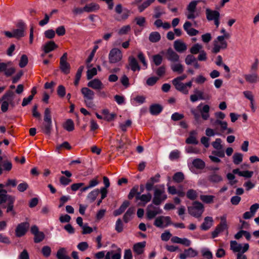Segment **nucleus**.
Returning a JSON list of instances; mask_svg holds the SVG:
<instances>
[{
  "instance_id": "nucleus-23",
  "label": "nucleus",
  "mask_w": 259,
  "mask_h": 259,
  "mask_svg": "<svg viewBox=\"0 0 259 259\" xmlns=\"http://www.w3.org/2000/svg\"><path fill=\"white\" fill-rule=\"evenodd\" d=\"M171 241L173 243L181 244L186 246H189L191 243V241L188 239L186 238H181L177 236L172 237Z\"/></svg>"
},
{
  "instance_id": "nucleus-6",
  "label": "nucleus",
  "mask_w": 259,
  "mask_h": 259,
  "mask_svg": "<svg viewBox=\"0 0 259 259\" xmlns=\"http://www.w3.org/2000/svg\"><path fill=\"white\" fill-rule=\"evenodd\" d=\"M249 245L248 243H245L242 247L241 244L238 243L236 241H231L230 242V249L234 252L244 253L249 249Z\"/></svg>"
},
{
  "instance_id": "nucleus-12",
  "label": "nucleus",
  "mask_w": 259,
  "mask_h": 259,
  "mask_svg": "<svg viewBox=\"0 0 259 259\" xmlns=\"http://www.w3.org/2000/svg\"><path fill=\"white\" fill-rule=\"evenodd\" d=\"M164 188L160 189L155 188L154 192V197L152 199V203L155 205H159L161 204V195L164 193Z\"/></svg>"
},
{
  "instance_id": "nucleus-38",
  "label": "nucleus",
  "mask_w": 259,
  "mask_h": 259,
  "mask_svg": "<svg viewBox=\"0 0 259 259\" xmlns=\"http://www.w3.org/2000/svg\"><path fill=\"white\" fill-rule=\"evenodd\" d=\"M160 38L161 36L158 32H152L149 34V39L152 42H157L160 40Z\"/></svg>"
},
{
  "instance_id": "nucleus-50",
  "label": "nucleus",
  "mask_w": 259,
  "mask_h": 259,
  "mask_svg": "<svg viewBox=\"0 0 259 259\" xmlns=\"http://www.w3.org/2000/svg\"><path fill=\"white\" fill-rule=\"evenodd\" d=\"M155 0H147L142 5L138 7V10L140 12H142L145 9L148 7Z\"/></svg>"
},
{
  "instance_id": "nucleus-64",
  "label": "nucleus",
  "mask_w": 259,
  "mask_h": 259,
  "mask_svg": "<svg viewBox=\"0 0 259 259\" xmlns=\"http://www.w3.org/2000/svg\"><path fill=\"white\" fill-rule=\"evenodd\" d=\"M184 115L183 114L179 113V112H175L171 116L172 120L177 121L183 119Z\"/></svg>"
},
{
  "instance_id": "nucleus-13",
  "label": "nucleus",
  "mask_w": 259,
  "mask_h": 259,
  "mask_svg": "<svg viewBox=\"0 0 259 259\" xmlns=\"http://www.w3.org/2000/svg\"><path fill=\"white\" fill-rule=\"evenodd\" d=\"M208 181L213 184H217L222 182L223 178L221 175L215 171L210 172L208 177Z\"/></svg>"
},
{
  "instance_id": "nucleus-51",
  "label": "nucleus",
  "mask_w": 259,
  "mask_h": 259,
  "mask_svg": "<svg viewBox=\"0 0 259 259\" xmlns=\"http://www.w3.org/2000/svg\"><path fill=\"white\" fill-rule=\"evenodd\" d=\"M171 69L174 72H178L179 73H182L184 71V68L182 64H175L171 66Z\"/></svg>"
},
{
  "instance_id": "nucleus-60",
  "label": "nucleus",
  "mask_w": 259,
  "mask_h": 259,
  "mask_svg": "<svg viewBox=\"0 0 259 259\" xmlns=\"http://www.w3.org/2000/svg\"><path fill=\"white\" fill-rule=\"evenodd\" d=\"M2 166L3 170L7 171H10L12 168V162L9 160H4L3 162Z\"/></svg>"
},
{
  "instance_id": "nucleus-32",
  "label": "nucleus",
  "mask_w": 259,
  "mask_h": 259,
  "mask_svg": "<svg viewBox=\"0 0 259 259\" xmlns=\"http://www.w3.org/2000/svg\"><path fill=\"white\" fill-rule=\"evenodd\" d=\"M56 257L58 259H71L70 256L67 255V251L65 248H60L56 253Z\"/></svg>"
},
{
  "instance_id": "nucleus-57",
  "label": "nucleus",
  "mask_w": 259,
  "mask_h": 259,
  "mask_svg": "<svg viewBox=\"0 0 259 259\" xmlns=\"http://www.w3.org/2000/svg\"><path fill=\"white\" fill-rule=\"evenodd\" d=\"M196 58L191 54L188 55L185 58V63L187 65H191L196 61Z\"/></svg>"
},
{
  "instance_id": "nucleus-4",
  "label": "nucleus",
  "mask_w": 259,
  "mask_h": 259,
  "mask_svg": "<svg viewBox=\"0 0 259 259\" xmlns=\"http://www.w3.org/2000/svg\"><path fill=\"white\" fill-rule=\"evenodd\" d=\"M228 228L227 224V215L226 214H224L221 217L220 223L216 227L214 230L212 232V238H215L217 237L220 233L227 230Z\"/></svg>"
},
{
  "instance_id": "nucleus-28",
  "label": "nucleus",
  "mask_w": 259,
  "mask_h": 259,
  "mask_svg": "<svg viewBox=\"0 0 259 259\" xmlns=\"http://www.w3.org/2000/svg\"><path fill=\"white\" fill-rule=\"evenodd\" d=\"M244 77L245 80L250 83H256L259 78L257 73L255 72H253L250 74H245L244 75Z\"/></svg>"
},
{
  "instance_id": "nucleus-21",
  "label": "nucleus",
  "mask_w": 259,
  "mask_h": 259,
  "mask_svg": "<svg viewBox=\"0 0 259 259\" xmlns=\"http://www.w3.org/2000/svg\"><path fill=\"white\" fill-rule=\"evenodd\" d=\"M167 59L171 62H178L179 60V56L169 48L166 52Z\"/></svg>"
},
{
  "instance_id": "nucleus-17",
  "label": "nucleus",
  "mask_w": 259,
  "mask_h": 259,
  "mask_svg": "<svg viewBox=\"0 0 259 259\" xmlns=\"http://www.w3.org/2000/svg\"><path fill=\"white\" fill-rule=\"evenodd\" d=\"M163 106L159 104H153L150 105L149 111L152 115H157L163 110Z\"/></svg>"
},
{
  "instance_id": "nucleus-45",
  "label": "nucleus",
  "mask_w": 259,
  "mask_h": 259,
  "mask_svg": "<svg viewBox=\"0 0 259 259\" xmlns=\"http://www.w3.org/2000/svg\"><path fill=\"white\" fill-rule=\"evenodd\" d=\"M200 198L203 202L209 204L213 202L214 196L213 195H201Z\"/></svg>"
},
{
  "instance_id": "nucleus-56",
  "label": "nucleus",
  "mask_w": 259,
  "mask_h": 259,
  "mask_svg": "<svg viewBox=\"0 0 259 259\" xmlns=\"http://www.w3.org/2000/svg\"><path fill=\"white\" fill-rule=\"evenodd\" d=\"M115 229L118 233H121L122 232L123 229V224L120 219H118L116 221Z\"/></svg>"
},
{
  "instance_id": "nucleus-33",
  "label": "nucleus",
  "mask_w": 259,
  "mask_h": 259,
  "mask_svg": "<svg viewBox=\"0 0 259 259\" xmlns=\"http://www.w3.org/2000/svg\"><path fill=\"white\" fill-rule=\"evenodd\" d=\"M135 213V209L133 207H130L123 217V220L125 223H127L132 218V215Z\"/></svg>"
},
{
  "instance_id": "nucleus-30",
  "label": "nucleus",
  "mask_w": 259,
  "mask_h": 259,
  "mask_svg": "<svg viewBox=\"0 0 259 259\" xmlns=\"http://www.w3.org/2000/svg\"><path fill=\"white\" fill-rule=\"evenodd\" d=\"M58 46L53 41L47 42L44 46V51L45 54H48L50 52L54 50Z\"/></svg>"
},
{
  "instance_id": "nucleus-48",
  "label": "nucleus",
  "mask_w": 259,
  "mask_h": 259,
  "mask_svg": "<svg viewBox=\"0 0 259 259\" xmlns=\"http://www.w3.org/2000/svg\"><path fill=\"white\" fill-rule=\"evenodd\" d=\"M187 197L191 200H194L198 196L196 191L193 189H189L186 193Z\"/></svg>"
},
{
  "instance_id": "nucleus-20",
  "label": "nucleus",
  "mask_w": 259,
  "mask_h": 259,
  "mask_svg": "<svg viewBox=\"0 0 259 259\" xmlns=\"http://www.w3.org/2000/svg\"><path fill=\"white\" fill-rule=\"evenodd\" d=\"M114 251H108L105 255V259H121V249L118 248L117 252L114 253Z\"/></svg>"
},
{
  "instance_id": "nucleus-29",
  "label": "nucleus",
  "mask_w": 259,
  "mask_h": 259,
  "mask_svg": "<svg viewBox=\"0 0 259 259\" xmlns=\"http://www.w3.org/2000/svg\"><path fill=\"white\" fill-rule=\"evenodd\" d=\"M130 203L128 201H124L122 204L120 205L119 208L117 209H116L113 212V214L114 216H118L122 214L125 209L127 208V207L129 206Z\"/></svg>"
},
{
  "instance_id": "nucleus-2",
  "label": "nucleus",
  "mask_w": 259,
  "mask_h": 259,
  "mask_svg": "<svg viewBox=\"0 0 259 259\" xmlns=\"http://www.w3.org/2000/svg\"><path fill=\"white\" fill-rule=\"evenodd\" d=\"M52 126L51 111L49 108H46L44 112V122L41 126L42 132L46 135H50Z\"/></svg>"
},
{
  "instance_id": "nucleus-62",
  "label": "nucleus",
  "mask_w": 259,
  "mask_h": 259,
  "mask_svg": "<svg viewBox=\"0 0 259 259\" xmlns=\"http://www.w3.org/2000/svg\"><path fill=\"white\" fill-rule=\"evenodd\" d=\"M56 148L58 151H60L63 148L67 150H70L71 149V146L68 142L65 141L62 143V144L57 145Z\"/></svg>"
},
{
  "instance_id": "nucleus-44",
  "label": "nucleus",
  "mask_w": 259,
  "mask_h": 259,
  "mask_svg": "<svg viewBox=\"0 0 259 259\" xmlns=\"http://www.w3.org/2000/svg\"><path fill=\"white\" fill-rule=\"evenodd\" d=\"M233 159L234 163L238 165L243 160V154L240 153H235L233 156Z\"/></svg>"
},
{
  "instance_id": "nucleus-40",
  "label": "nucleus",
  "mask_w": 259,
  "mask_h": 259,
  "mask_svg": "<svg viewBox=\"0 0 259 259\" xmlns=\"http://www.w3.org/2000/svg\"><path fill=\"white\" fill-rule=\"evenodd\" d=\"M202 49V46L198 43L194 44L190 49V52L192 55L198 54Z\"/></svg>"
},
{
  "instance_id": "nucleus-7",
  "label": "nucleus",
  "mask_w": 259,
  "mask_h": 259,
  "mask_svg": "<svg viewBox=\"0 0 259 259\" xmlns=\"http://www.w3.org/2000/svg\"><path fill=\"white\" fill-rule=\"evenodd\" d=\"M122 57L121 52L118 49H112L109 54V61L110 63L119 62Z\"/></svg>"
},
{
  "instance_id": "nucleus-43",
  "label": "nucleus",
  "mask_w": 259,
  "mask_h": 259,
  "mask_svg": "<svg viewBox=\"0 0 259 259\" xmlns=\"http://www.w3.org/2000/svg\"><path fill=\"white\" fill-rule=\"evenodd\" d=\"M172 179L175 182L181 183L185 179L184 175L182 172H177L174 175Z\"/></svg>"
},
{
  "instance_id": "nucleus-42",
  "label": "nucleus",
  "mask_w": 259,
  "mask_h": 259,
  "mask_svg": "<svg viewBox=\"0 0 259 259\" xmlns=\"http://www.w3.org/2000/svg\"><path fill=\"white\" fill-rule=\"evenodd\" d=\"M84 66H80L78 69H77V72L75 75V80L74 81V84L75 86L78 85L79 83V81L80 79L82 72L83 70Z\"/></svg>"
},
{
  "instance_id": "nucleus-19",
  "label": "nucleus",
  "mask_w": 259,
  "mask_h": 259,
  "mask_svg": "<svg viewBox=\"0 0 259 259\" xmlns=\"http://www.w3.org/2000/svg\"><path fill=\"white\" fill-rule=\"evenodd\" d=\"M128 61L129 65L131 67V69L133 71L137 70H140L141 69L140 66L138 64V62L136 59L133 56L128 57Z\"/></svg>"
},
{
  "instance_id": "nucleus-15",
  "label": "nucleus",
  "mask_w": 259,
  "mask_h": 259,
  "mask_svg": "<svg viewBox=\"0 0 259 259\" xmlns=\"http://www.w3.org/2000/svg\"><path fill=\"white\" fill-rule=\"evenodd\" d=\"M192 26V23L189 21H186L183 25L184 29L187 32V34L191 36L196 35L199 31L193 28H190Z\"/></svg>"
},
{
  "instance_id": "nucleus-27",
  "label": "nucleus",
  "mask_w": 259,
  "mask_h": 259,
  "mask_svg": "<svg viewBox=\"0 0 259 259\" xmlns=\"http://www.w3.org/2000/svg\"><path fill=\"white\" fill-rule=\"evenodd\" d=\"M174 47L175 49L180 53H182L187 49L186 44L179 39L174 42Z\"/></svg>"
},
{
  "instance_id": "nucleus-26",
  "label": "nucleus",
  "mask_w": 259,
  "mask_h": 259,
  "mask_svg": "<svg viewBox=\"0 0 259 259\" xmlns=\"http://www.w3.org/2000/svg\"><path fill=\"white\" fill-rule=\"evenodd\" d=\"M100 9V6L98 4L92 3L86 5L83 8V10L85 12L91 13L95 12Z\"/></svg>"
},
{
  "instance_id": "nucleus-1",
  "label": "nucleus",
  "mask_w": 259,
  "mask_h": 259,
  "mask_svg": "<svg viewBox=\"0 0 259 259\" xmlns=\"http://www.w3.org/2000/svg\"><path fill=\"white\" fill-rule=\"evenodd\" d=\"M4 187V184H0V204L3 205V208H7V212H12L15 215L16 212L13 210V208L15 197L7 194V191L3 189Z\"/></svg>"
},
{
  "instance_id": "nucleus-52",
  "label": "nucleus",
  "mask_w": 259,
  "mask_h": 259,
  "mask_svg": "<svg viewBox=\"0 0 259 259\" xmlns=\"http://www.w3.org/2000/svg\"><path fill=\"white\" fill-rule=\"evenodd\" d=\"M14 95V94L13 92L10 91V90L8 91L3 96L2 100H7V101L11 103V102L13 100V97Z\"/></svg>"
},
{
  "instance_id": "nucleus-18",
  "label": "nucleus",
  "mask_w": 259,
  "mask_h": 259,
  "mask_svg": "<svg viewBox=\"0 0 259 259\" xmlns=\"http://www.w3.org/2000/svg\"><path fill=\"white\" fill-rule=\"evenodd\" d=\"M81 92L83 96L84 100H92L94 98L95 93L90 89L84 87L81 90Z\"/></svg>"
},
{
  "instance_id": "nucleus-61",
  "label": "nucleus",
  "mask_w": 259,
  "mask_h": 259,
  "mask_svg": "<svg viewBox=\"0 0 259 259\" xmlns=\"http://www.w3.org/2000/svg\"><path fill=\"white\" fill-rule=\"evenodd\" d=\"M180 152L178 150H174L170 152L169 155V158L170 160L177 159L180 157Z\"/></svg>"
},
{
  "instance_id": "nucleus-49",
  "label": "nucleus",
  "mask_w": 259,
  "mask_h": 259,
  "mask_svg": "<svg viewBox=\"0 0 259 259\" xmlns=\"http://www.w3.org/2000/svg\"><path fill=\"white\" fill-rule=\"evenodd\" d=\"M14 37L19 39L25 35L24 31L22 29H13Z\"/></svg>"
},
{
  "instance_id": "nucleus-46",
  "label": "nucleus",
  "mask_w": 259,
  "mask_h": 259,
  "mask_svg": "<svg viewBox=\"0 0 259 259\" xmlns=\"http://www.w3.org/2000/svg\"><path fill=\"white\" fill-rule=\"evenodd\" d=\"M200 1H202V0H201V1L193 0V1H191L187 6V9L188 11L189 12H195L196 11V6H197L198 3Z\"/></svg>"
},
{
  "instance_id": "nucleus-3",
  "label": "nucleus",
  "mask_w": 259,
  "mask_h": 259,
  "mask_svg": "<svg viewBox=\"0 0 259 259\" xmlns=\"http://www.w3.org/2000/svg\"><path fill=\"white\" fill-rule=\"evenodd\" d=\"M189 213L192 216L198 218L201 216L204 211V206L200 202L196 201L193 203L192 206L188 207Z\"/></svg>"
},
{
  "instance_id": "nucleus-54",
  "label": "nucleus",
  "mask_w": 259,
  "mask_h": 259,
  "mask_svg": "<svg viewBox=\"0 0 259 259\" xmlns=\"http://www.w3.org/2000/svg\"><path fill=\"white\" fill-rule=\"evenodd\" d=\"M222 140L220 138H217L215 141L211 143L212 147L216 150H219L223 149V146L221 144Z\"/></svg>"
},
{
  "instance_id": "nucleus-16",
  "label": "nucleus",
  "mask_w": 259,
  "mask_h": 259,
  "mask_svg": "<svg viewBox=\"0 0 259 259\" xmlns=\"http://www.w3.org/2000/svg\"><path fill=\"white\" fill-rule=\"evenodd\" d=\"M206 16L208 21H212L220 18V14L218 11L211 10L207 8L206 9Z\"/></svg>"
},
{
  "instance_id": "nucleus-35",
  "label": "nucleus",
  "mask_w": 259,
  "mask_h": 259,
  "mask_svg": "<svg viewBox=\"0 0 259 259\" xmlns=\"http://www.w3.org/2000/svg\"><path fill=\"white\" fill-rule=\"evenodd\" d=\"M60 69L65 74H68L70 71V65L67 61L60 62Z\"/></svg>"
},
{
  "instance_id": "nucleus-63",
  "label": "nucleus",
  "mask_w": 259,
  "mask_h": 259,
  "mask_svg": "<svg viewBox=\"0 0 259 259\" xmlns=\"http://www.w3.org/2000/svg\"><path fill=\"white\" fill-rule=\"evenodd\" d=\"M153 61L157 66L160 65L162 61V57L159 54L155 55L153 56Z\"/></svg>"
},
{
  "instance_id": "nucleus-11",
  "label": "nucleus",
  "mask_w": 259,
  "mask_h": 259,
  "mask_svg": "<svg viewBox=\"0 0 259 259\" xmlns=\"http://www.w3.org/2000/svg\"><path fill=\"white\" fill-rule=\"evenodd\" d=\"M160 176L159 174H157L155 176L150 178L147 181L145 185V189L148 192L151 191L154 188V185L160 181Z\"/></svg>"
},
{
  "instance_id": "nucleus-24",
  "label": "nucleus",
  "mask_w": 259,
  "mask_h": 259,
  "mask_svg": "<svg viewBox=\"0 0 259 259\" xmlns=\"http://www.w3.org/2000/svg\"><path fill=\"white\" fill-rule=\"evenodd\" d=\"M103 83L98 79H94L88 83V86L95 90H100L103 88Z\"/></svg>"
},
{
  "instance_id": "nucleus-9",
  "label": "nucleus",
  "mask_w": 259,
  "mask_h": 259,
  "mask_svg": "<svg viewBox=\"0 0 259 259\" xmlns=\"http://www.w3.org/2000/svg\"><path fill=\"white\" fill-rule=\"evenodd\" d=\"M31 233L34 235V242L38 243L41 242L45 237L44 232L39 231L38 228L36 225H33L30 228Z\"/></svg>"
},
{
  "instance_id": "nucleus-36",
  "label": "nucleus",
  "mask_w": 259,
  "mask_h": 259,
  "mask_svg": "<svg viewBox=\"0 0 259 259\" xmlns=\"http://www.w3.org/2000/svg\"><path fill=\"white\" fill-rule=\"evenodd\" d=\"M193 165L199 169H203L205 166V163L200 158L194 159L192 162Z\"/></svg>"
},
{
  "instance_id": "nucleus-37",
  "label": "nucleus",
  "mask_w": 259,
  "mask_h": 259,
  "mask_svg": "<svg viewBox=\"0 0 259 259\" xmlns=\"http://www.w3.org/2000/svg\"><path fill=\"white\" fill-rule=\"evenodd\" d=\"M63 127L68 132H72L74 129V124L73 120L71 119H68L63 124Z\"/></svg>"
},
{
  "instance_id": "nucleus-34",
  "label": "nucleus",
  "mask_w": 259,
  "mask_h": 259,
  "mask_svg": "<svg viewBox=\"0 0 259 259\" xmlns=\"http://www.w3.org/2000/svg\"><path fill=\"white\" fill-rule=\"evenodd\" d=\"M173 85L175 86L176 89L179 92L183 93V94L187 95L188 94V90L186 88V86L184 83H173Z\"/></svg>"
},
{
  "instance_id": "nucleus-25",
  "label": "nucleus",
  "mask_w": 259,
  "mask_h": 259,
  "mask_svg": "<svg viewBox=\"0 0 259 259\" xmlns=\"http://www.w3.org/2000/svg\"><path fill=\"white\" fill-rule=\"evenodd\" d=\"M197 134V133L196 131L193 130L191 131L188 138L186 140V143L188 144H198V141L195 137Z\"/></svg>"
},
{
  "instance_id": "nucleus-5",
  "label": "nucleus",
  "mask_w": 259,
  "mask_h": 259,
  "mask_svg": "<svg viewBox=\"0 0 259 259\" xmlns=\"http://www.w3.org/2000/svg\"><path fill=\"white\" fill-rule=\"evenodd\" d=\"M171 224L170 217L161 215L155 219L153 225L157 228H163L171 225Z\"/></svg>"
},
{
  "instance_id": "nucleus-22",
  "label": "nucleus",
  "mask_w": 259,
  "mask_h": 259,
  "mask_svg": "<svg viewBox=\"0 0 259 259\" xmlns=\"http://www.w3.org/2000/svg\"><path fill=\"white\" fill-rule=\"evenodd\" d=\"M213 222L212 217H206L204 219L203 223L201 225V229L204 231L208 230L212 226Z\"/></svg>"
},
{
  "instance_id": "nucleus-47",
  "label": "nucleus",
  "mask_w": 259,
  "mask_h": 259,
  "mask_svg": "<svg viewBox=\"0 0 259 259\" xmlns=\"http://www.w3.org/2000/svg\"><path fill=\"white\" fill-rule=\"evenodd\" d=\"M139 186H134L131 190L128 195V198L130 200L132 199L135 196H137L139 193H138Z\"/></svg>"
},
{
  "instance_id": "nucleus-8",
  "label": "nucleus",
  "mask_w": 259,
  "mask_h": 259,
  "mask_svg": "<svg viewBox=\"0 0 259 259\" xmlns=\"http://www.w3.org/2000/svg\"><path fill=\"white\" fill-rule=\"evenodd\" d=\"M29 223L27 222L19 224L15 229V234L17 237H21L25 235L29 228Z\"/></svg>"
},
{
  "instance_id": "nucleus-58",
  "label": "nucleus",
  "mask_w": 259,
  "mask_h": 259,
  "mask_svg": "<svg viewBox=\"0 0 259 259\" xmlns=\"http://www.w3.org/2000/svg\"><path fill=\"white\" fill-rule=\"evenodd\" d=\"M28 62V57L26 55H22L19 63V65L21 68L25 67Z\"/></svg>"
},
{
  "instance_id": "nucleus-31",
  "label": "nucleus",
  "mask_w": 259,
  "mask_h": 259,
  "mask_svg": "<svg viewBox=\"0 0 259 259\" xmlns=\"http://www.w3.org/2000/svg\"><path fill=\"white\" fill-rule=\"evenodd\" d=\"M210 107L208 105H205L202 109H200L201 115L203 119L206 120L209 117Z\"/></svg>"
},
{
  "instance_id": "nucleus-10",
  "label": "nucleus",
  "mask_w": 259,
  "mask_h": 259,
  "mask_svg": "<svg viewBox=\"0 0 259 259\" xmlns=\"http://www.w3.org/2000/svg\"><path fill=\"white\" fill-rule=\"evenodd\" d=\"M151 199L152 195L150 193L142 195H140V193H139L137 196H136V200L141 201L138 204L139 206H145L147 203L151 201Z\"/></svg>"
},
{
  "instance_id": "nucleus-39",
  "label": "nucleus",
  "mask_w": 259,
  "mask_h": 259,
  "mask_svg": "<svg viewBox=\"0 0 259 259\" xmlns=\"http://www.w3.org/2000/svg\"><path fill=\"white\" fill-rule=\"evenodd\" d=\"M99 193V189H95L88 194L87 198L90 199L91 202H93L96 200Z\"/></svg>"
},
{
  "instance_id": "nucleus-53",
  "label": "nucleus",
  "mask_w": 259,
  "mask_h": 259,
  "mask_svg": "<svg viewBox=\"0 0 259 259\" xmlns=\"http://www.w3.org/2000/svg\"><path fill=\"white\" fill-rule=\"evenodd\" d=\"M201 252L202 255L206 259H211L213 257L212 252L208 248H203Z\"/></svg>"
},
{
  "instance_id": "nucleus-14",
  "label": "nucleus",
  "mask_w": 259,
  "mask_h": 259,
  "mask_svg": "<svg viewBox=\"0 0 259 259\" xmlns=\"http://www.w3.org/2000/svg\"><path fill=\"white\" fill-rule=\"evenodd\" d=\"M146 242L143 241L135 244L133 249L134 253L142 254L144 252V248L146 246Z\"/></svg>"
},
{
  "instance_id": "nucleus-55",
  "label": "nucleus",
  "mask_w": 259,
  "mask_h": 259,
  "mask_svg": "<svg viewBox=\"0 0 259 259\" xmlns=\"http://www.w3.org/2000/svg\"><path fill=\"white\" fill-rule=\"evenodd\" d=\"M137 57L139 61L143 64V66L145 67V68H147L148 64L146 60L145 56L143 53L142 52H139Z\"/></svg>"
},
{
  "instance_id": "nucleus-41",
  "label": "nucleus",
  "mask_w": 259,
  "mask_h": 259,
  "mask_svg": "<svg viewBox=\"0 0 259 259\" xmlns=\"http://www.w3.org/2000/svg\"><path fill=\"white\" fill-rule=\"evenodd\" d=\"M98 49V46L95 45L94 47L93 50L92 51L91 53H90V55L89 56L88 58L86 60V63L87 64V67L88 68H90V67H92V65H89V63L93 60L95 54Z\"/></svg>"
},
{
  "instance_id": "nucleus-59",
  "label": "nucleus",
  "mask_w": 259,
  "mask_h": 259,
  "mask_svg": "<svg viewBox=\"0 0 259 259\" xmlns=\"http://www.w3.org/2000/svg\"><path fill=\"white\" fill-rule=\"evenodd\" d=\"M97 74V69L95 67L88 69L87 72V77L88 80L91 79L94 76L96 75Z\"/></svg>"
}]
</instances>
